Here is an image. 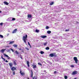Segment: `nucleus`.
I'll return each mask as SVG.
<instances>
[{"label": "nucleus", "mask_w": 79, "mask_h": 79, "mask_svg": "<svg viewBox=\"0 0 79 79\" xmlns=\"http://www.w3.org/2000/svg\"><path fill=\"white\" fill-rule=\"evenodd\" d=\"M51 57H53V56H56V53H51L49 55Z\"/></svg>", "instance_id": "2"}, {"label": "nucleus", "mask_w": 79, "mask_h": 79, "mask_svg": "<svg viewBox=\"0 0 79 79\" xmlns=\"http://www.w3.org/2000/svg\"><path fill=\"white\" fill-rule=\"evenodd\" d=\"M27 79H29V78H28Z\"/></svg>", "instance_id": "54"}, {"label": "nucleus", "mask_w": 79, "mask_h": 79, "mask_svg": "<svg viewBox=\"0 0 79 79\" xmlns=\"http://www.w3.org/2000/svg\"><path fill=\"white\" fill-rule=\"evenodd\" d=\"M5 62H6V63H8V60H6L5 61Z\"/></svg>", "instance_id": "44"}, {"label": "nucleus", "mask_w": 79, "mask_h": 79, "mask_svg": "<svg viewBox=\"0 0 79 79\" xmlns=\"http://www.w3.org/2000/svg\"><path fill=\"white\" fill-rule=\"evenodd\" d=\"M27 35H25V36H23V40L24 41V42L26 44V40H27Z\"/></svg>", "instance_id": "1"}, {"label": "nucleus", "mask_w": 79, "mask_h": 79, "mask_svg": "<svg viewBox=\"0 0 79 79\" xmlns=\"http://www.w3.org/2000/svg\"><path fill=\"white\" fill-rule=\"evenodd\" d=\"M48 34H50L51 33V31H47Z\"/></svg>", "instance_id": "25"}, {"label": "nucleus", "mask_w": 79, "mask_h": 79, "mask_svg": "<svg viewBox=\"0 0 79 79\" xmlns=\"http://www.w3.org/2000/svg\"><path fill=\"white\" fill-rule=\"evenodd\" d=\"M64 79H68V76H64Z\"/></svg>", "instance_id": "32"}, {"label": "nucleus", "mask_w": 79, "mask_h": 79, "mask_svg": "<svg viewBox=\"0 0 79 79\" xmlns=\"http://www.w3.org/2000/svg\"><path fill=\"white\" fill-rule=\"evenodd\" d=\"M16 60H15L13 61V63L15 65H17V64L16 63Z\"/></svg>", "instance_id": "15"}, {"label": "nucleus", "mask_w": 79, "mask_h": 79, "mask_svg": "<svg viewBox=\"0 0 79 79\" xmlns=\"http://www.w3.org/2000/svg\"><path fill=\"white\" fill-rule=\"evenodd\" d=\"M7 52H10V49L7 50Z\"/></svg>", "instance_id": "41"}, {"label": "nucleus", "mask_w": 79, "mask_h": 79, "mask_svg": "<svg viewBox=\"0 0 79 79\" xmlns=\"http://www.w3.org/2000/svg\"><path fill=\"white\" fill-rule=\"evenodd\" d=\"M46 73H47V72H46Z\"/></svg>", "instance_id": "57"}, {"label": "nucleus", "mask_w": 79, "mask_h": 79, "mask_svg": "<svg viewBox=\"0 0 79 79\" xmlns=\"http://www.w3.org/2000/svg\"><path fill=\"white\" fill-rule=\"evenodd\" d=\"M48 63H49V64H52V63L51 62H50L49 61H47Z\"/></svg>", "instance_id": "31"}, {"label": "nucleus", "mask_w": 79, "mask_h": 79, "mask_svg": "<svg viewBox=\"0 0 79 79\" xmlns=\"http://www.w3.org/2000/svg\"><path fill=\"white\" fill-rule=\"evenodd\" d=\"M26 22H30L29 20H26Z\"/></svg>", "instance_id": "48"}, {"label": "nucleus", "mask_w": 79, "mask_h": 79, "mask_svg": "<svg viewBox=\"0 0 79 79\" xmlns=\"http://www.w3.org/2000/svg\"><path fill=\"white\" fill-rule=\"evenodd\" d=\"M19 50H21V49H19Z\"/></svg>", "instance_id": "56"}, {"label": "nucleus", "mask_w": 79, "mask_h": 79, "mask_svg": "<svg viewBox=\"0 0 79 79\" xmlns=\"http://www.w3.org/2000/svg\"><path fill=\"white\" fill-rule=\"evenodd\" d=\"M20 72L21 75H22V76H24V73H22V72H21V71H20Z\"/></svg>", "instance_id": "21"}, {"label": "nucleus", "mask_w": 79, "mask_h": 79, "mask_svg": "<svg viewBox=\"0 0 79 79\" xmlns=\"http://www.w3.org/2000/svg\"><path fill=\"white\" fill-rule=\"evenodd\" d=\"M14 44V41L10 42L9 44Z\"/></svg>", "instance_id": "23"}, {"label": "nucleus", "mask_w": 79, "mask_h": 79, "mask_svg": "<svg viewBox=\"0 0 79 79\" xmlns=\"http://www.w3.org/2000/svg\"><path fill=\"white\" fill-rule=\"evenodd\" d=\"M2 13V11L0 10V13Z\"/></svg>", "instance_id": "51"}, {"label": "nucleus", "mask_w": 79, "mask_h": 79, "mask_svg": "<svg viewBox=\"0 0 79 79\" xmlns=\"http://www.w3.org/2000/svg\"><path fill=\"white\" fill-rule=\"evenodd\" d=\"M77 74V71H74L72 73V75H74L75 74Z\"/></svg>", "instance_id": "8"}, {"label": "nucleus", "mask_w": 79, "mask_h": 79, "mask_svg": "<svg viewBox=\"0 0 79 79\" xmlns=\"http://www.w3.org/2000/svg\"><path fill=\"white\" fill-rule=\"evenodd\" d=\"M11 70L13 71L16 70V68L15 67H13L11 68Z\"/></svg>", "instance_id": "6"}, {"label": "nucleus", "mask_w": 79, "mask_h": 79, "mask_svg": "<svg viewBox=\"0 0 79 79\" xmlns=\"http://www.w3.org/2000/svg\"><path fill=\"white\" fill-rule=\"evenodd\" d=\"M54 74H56V71H55L54 72Z\"/></svg>", "instance_id": "45"}, {"label": "nucleus", "mask_w": 79, "mask_h": 79, "mask_svg": "<svg viewBox=\"0 0 79 79\" xmlns=\"http://www.w3.org/2000/svg\"><path fill=\"white\" fill-rule=\"evenodd\" d=\"M0 26H3V23H0Z\"/></svg>", "instance_id": "36"}, {"label": "nucleus", "mask_w": 79, "mask_h": 79, "mask_svg": "<svg viewBox=\"0 0 79 79\" xmlns=\"http://www.w3.org/2000/svg\"><path fill=\"white\" fill-rule=\"evenodd\" d=\"M38 64L39 65H40V66H42V64H41V63H38Z\"/></svg>", "instance_id": "38"}, {"label": "nucleus", "mask_w": 79, "mask_h": 79, "mask_svg": "<svg viewBox=\"0 0 79 79\" xmlns=\"http://www.w3.org/2000/svg\"><path fill=\"white\" fill-rule=\"evenodd\" d=\"M27 18H32V15H28Z\"/></svg>", "instance_id": "10"}, {"label": "nucleus", "mask_w": 79, "mask_h": 79, "mask_svg": "<svg viewBox=\"0 0 79 79\" xmlns=\"http://www.w3.org/2000/svg\"><path fill=\"white\" fill-rule=\"evenodd\" d=\"M3 55H4V56H6V57H7V58H8V59H10V60H11V58L10 57H9V56H8V55H7L5 53H4Z\"/></svg>", "instance_id": "5"}, {"label": "nucleus", "mask_w": 79, "mask_h": 79, "mask_svg": "<svg viewBox=\"0 0 79 79\" xmlns=\"http://www.w3.org/2000/svg\"><path fill=\"white\" fill-rule=\"evenodd\" d=\"M13 75H15V71L13 72Z\"/></svg>", "instance_id": "37"}, {"label": "nucleus", "mask_w": 79, "mask_h": 79, "mask_svg": "<svg viewBox=\"0 0 79 79\" xmlns=\"http://www.w3.org/2000/svg\"><path fill=\"white\" fill-rule=\"evenodd\" d=\"M45 49L47 50H49L50 48H49V47H47L45 48Z\"/></svg>", "instance_id": "24"}, {"label": "nucleus", "mask_w": 79, "mask_h": 79, "mask_svg": "<svg viewBox=\"0 0 79 79\" xmlns=\"http://www.w3.org/2000/svg\"><path fill=\"white\" fill-rule=\"evenodd\" d=\"M0 37L1 38H3V35H2L0 34Z\"/></svg>", "instance_id": "30"}, {"label": "nucleus", "mask_w": 79, "mask_h": 79, "mask_svg": "<svg viewBox=\"0 0 79 79\" xmlns=\"http://www.w3.org/2000/svg\"><path fill=\"white\" fill-rule=\"evenodd\" d=\"M49 28V27L48 26H46V29H48Z\"/></svg>", "instance_id": "39"}, {"label": "nucleus", "mask_w": 79, "mask_h": 79, "mask_svg": "<svg viewBox=\"0 0 79 79\" xmlns=\"http://www.w3.org/2000/svg\"><path fill=\"white\" fill-rule=\"evenodd\" d=\"M9 35V33H7V36H8Z\"/></svg>", "instance_id": "49"}, {"label": "nucleus", "mask_w": 79, "mask_h": 79, "mask_svg": "<svg viewBox=\"0 0 79 79\" xmlns=\"http://www.w3.org/2000/svg\"><path fill=\"white\" fill-rule=\"evenodd\" d=\"M15 53H16V55H18V54H19V53H18L17 51H15Z\"/></svg>", "instance_id": "26"}, {"label": "nucleus", "mask_w": 79, "mask_h": 79, "mask_svg": "<svg viewBox=\"0 0 79 79\" xmlns=\"http://www.w3.org/2000/svg\"><path fill=\"white\" fill-rule=\"evenodd\" d=\"M27 64L28 67H29V66H30V65H29V61H27Z\"/></svg>", "instance_id": "16"}, {"label": "nucleus", "mask_w": 79, "mask_h": 79, "mask_svg": "<svg viewBox=\"0 0 79 79\" xmlns=\"http://www.w3.org/2000/svg\"><path fill=\"white\" fill-rule=\"evenodd\" d=\"M40 53H41V54H44V52L41 51L40 52Z\"/></svg>", "instance_id": "29"}, {"label": "nucleus", "mask_w": 79, "mask_h": 79, "mask_svg": "<svg viewBox=\"0 0 79 79\" xmlns=\"http://www.w3.org/2000/svg\"><path fill=\"white\" fill-rule=\"evenodd\" d=\"M16 31H17V29H15L12 32V34H15V33H16Z\"/></svg>", "instance_id": "9"}, {"label": "nucleus", "mask_w": 79, "mask_h": 79, "mask_svg": "<svg viewBox=\"0 0 79 79\" xmlns=\"http://www.w3.org/2000/svg\"><path fill=\"white\" fill-rule=\"evenodd\" d=\"M10 50H11L12 51V52H14V51H13V49H10Z\"/></svg>", "instance_id": "42"}, {"label": "nucleus", "mask_w": 79, "mask_h": 79, "mask_svg": "<svg viewBox=\"0 0 79 79\" xmlns=\"http://www.w3.org/2000/svg\"><path fill=\"white\" fill-rule=\"evenodd\" d=\"M47 42H46V43H43V45L44 46H45L46 45H47Z\"/></svg>", "instance_id": "22"}, {"label": "nucleus", "mask_w": 79, "mask_h": 79, "mask_svg": "<svg viewBox=\"0 0 79 79\" xmlns=\"http://www.w3.org/2000/svg\"><path fill=\"white\" fill-rule=\"evenodd\" d=\"M13 46L14 47H17V45L16 44H14V45H13Z\"/></svg>", "instance_id": "33"}, {"label": "nucleus", "mask_w": 79, "mask_h": 79, "mask_svg": "<svg viewBox=\"0 0 79 79\" xmlns=\"http://www.w3.org/2000/svg\"><path fill=\"white\" fill-rule=\"evenodd\" d=\"M26 50H29V48H26Z\"/></svg>", "instance_id": "43"}, {"label": "nucleus", "mask_w": 79, "mask_h": 79, "mask_svg": "<svg viewBox=\"0 0 79 79\" xmlns=\"http://www.w3.org/2000/svg\"><path fill=\"white\" fill-rule=\"evenodd\" d=\"M4 4H5V5H9V3H8L6 1L4 2Z\"/></svg>", "instance_id": "13"}, {"label": "nucleus", "mask_w": 79, "mask_h": 79, "mask_svg": "<svg viewBox=\"0 0 79 79\" xmlns=\"http://www.w3.org/2000/svg\"><path fill=\"white\" fill-rule=\"evenodd\" d=\"M31 73L30 74V77H32V76H33V73H32L33 72L32 70H31Z\"/></svg>", "instance_id": "7"}, {"label": "nucleus", "mask_w": 79, "mask_h": 79, "mask_svg": "<svg viewBox=\"0 0 79 79\" xmlns=\"http://www.w3.org/2000/svg\"><path fill=\"white\" fill-rule=\"evenodd\" d=\"M32 66L33 67V68L35 70V68H37V66H36V65H32Z\"/></svg>", "instance_id": "12"}, {"label": "nucleus", "mask_w": 79, "mask_h": 79, "mask_svg": "<svg viewBox=\"0 0 79 79\" xmlns=\"http://www.w3.org/2000/svg\"><path fill=\"white\" fill-rule=\"evenodd\" d=\"M53 4V2H52L50 3V5H52Z\"/></svg>", "instance_id": "34"}, {"label": "nucleus", "mask_w": 79, "mask_h": 79, "mask_svg": "<svg viewBox=\"0 0 79 79\" xmlns=\"http://www.w3.org/2000/svg\"><path fill=\"white\" fill-rule=\"evenodd\" d=\"M74 79H77V78H76V77H75V78H74Z\"/></svg>", "instance_id": "52"}, {"label": "nucleus", "mask_w": 79, "mask_h": 79, "mask_svg": "<svg viewBox=\"0 0 79 79\" xmlns=\"http://www.w3.org/2000/svg\"><path fill=\"white\" fill-rule=\"evenodd\" d=\"M41 38H43V39H44L47 37V36H45V35L42 36H41Z\"/></svg>", "instance_id": "17"}, {"label": "nucleus", "mask_w": 79, "mask_h": 79, "mask_svg": "<svg viewBox=\"0 0 79 79\" xmlns=\"http://www.w3.org/2000/svg\"><path fill=\"white\" fill-rule=\"evenodd\" d=\"M19 58H20L22 60H23V58L22 57V56L21 55H18Z\"/></svg>", "instance_id": "18"}, {"label": "nucleus", "mask_w": 79, "mask_h": 79, "mask_svg": "<svg viewBox=\"0 0 79 79\" xmlns=\"http://www.w3.org/2000/svg\"><path fill=\"white\" fill-rule=\"evenodd\" d=\"M5 50H6V49H2L1 50L0 52L1 53H4V52H5Z\"/></svg>", "instance_id": "14"}, {"label": "nucleus", "mask_w": 79, "mask_h": 79, "mask_svg": "<svg viewBox=\"0 0 79 79\" xmlns=\"http://www.w3.org/2000/svg\"><path fill=\"white\" fill-rule=\"evenodd\" d=\"M69 31V29L66 30H65V32H68Z\"/></svg>", "instance_id": "40"}, {"label": "nucleus", "mask_w": 79, "mask_h": 79, "mask_svg": "<svg viewBox=\"0 0 79 79\" xmlns=\"http://www.w3.org/2000/svg\"><path fill=\"white\" fill-rule=\"evenodd\" d=\"M6 21H12V17L6 19Z\"/></svg>", "instance_id": "4"}, {"label": "nucleus", "mask_w": 79, "mask_h": 79, "mask_svg": "<svg viewBox=\"0 0 79 79\" xmlns=\"http://www.w3.org/2000/svg\"><path fill=\"white\" fill-rule=\"evenodd\" d=\"M1 58L2 59H3V56L2 55V56H1Z\"/></svg>", "instance_id": "46"}, {"label": "nucleus", "mask_w": 79, "mask_h": 79, "mask_svg": "<svg viewBox=\"0 0 79 79\" xmlns=\"http://www.w3.org/2000/svg\"><path fill=\"white\" fill-rule=\"evenodd\" d=\"M9 64L10 68H11V67L13 66V63H12L11 62H10V63H9Z\"/></svg>", "instance_id": "11"}, {"label": "nucleus", "mask_w": 79, "mask_h": 79, "mask_svg": "<svg viewBox=\"0 0 79 79\" xmlns=\"http://www.w3.org/2000/svg\"><path fill=\"white\" fill-rule=\"evenodd\" d=\"M4 61H5V59L3 58V59H2Z\"/></svg>", "instance_id": "47"}, {"label": "nucleus", "mask_w": 79, "mask_h": 79, "mask_svg": "<svg viewBox=\"0 0 79 79\" xmlns=\"http://www.w3.org/2000/svg\"><path fill=\"white\" fill-rule=\"evenodd\" d=\"M71 68H74V66L73 65H72L71 66Z\"/></svg>", "instance_id": "35"}, {"label": "nucleus", "mask_w": 79, "mask_h": 79, "mask_svg": "<svg viewBox=\"0 0 79 79\" xmlns=\"http://www.w3.org/2000/svg\"><path fill=\"white\" fill-rule=\"evenodd\" d=\"M27 19H28L30 22L31 21V20H32V18H27Z\"/></svg>", "instance_id": "19"}, {"label": "nucleus", "mask_w": 79, "mask_h": 79, "mask_svg": "<svg viewBox=\"0 0 79 79\" xmlns=\"http://www.w3.org/2000/svg\"><path fill=\"white\" fill-rule=\"evenodd\" d=\"M15 19H16L15 18H12V21H15Z\"/></svg>", "instance_id": "28"}, {"label": "nucleus", "mask_w": 79, "mask_h": 79, "mask_svg": "<svg viewBox=\"0 0 79 79\" xmlns=\"http://www.w3.org/2000/svg\"><path fill=\"white\" fill-rule=\"evenodd\" d=\"M46 70H44V72H46Z\"/></svg>", "instance_id": "50"}, {"label": "nucleus", "mask_w": 79, "mask_h": 79, "mask_svg": "<svg viewBox=\"0 0 79 79\" xmlns=\"http://www.w3.org/2000/svg\"><path fill=\"white\" fill-rule=\"evenodd\" d=\"M9 47V46H7V47Z\"/></svg>", "instance_id": "53"}, {"label": "nucleus", "mask_w": 79, "mask_h": 79, "mask_svg": "<svg viewBox=\"0 0 79 79\" xmlns=\"http://www.w3.org/2000/svg\"><path fill=\"white\" fill-rule=\"evenodd\" d=\"M35 79H37V78H35Z\"/></svg>", "instance_id": "55"}, {"label": "nucleus", "mask_w": 79, "mask_h": 79, "mask_svg": "<svg viewBox=\"0 0 79 79\" xmlns=\"http://www.w3.org/2000/svg\"><path fill=\"white\" fill-rule=\"evenodd\" d=\"M73 60L74 61H75L76 64H77V61H78V60H77V57H74L73 58Z\"/></svg>", "instance_id": "3"}, {"label": "nucleus", "mask_w": 79, "mask_h": 79, "mask_svg": "<svg viewBox=\"0 0 79 79\" xmlns=\"http://www.w3.org/2000/svg\"><path fill=\"white\" fill-rule=\"evenodd\" d=\"M35 32H40V30L37 29H36L35 30Z\"/></svg>", "instance_id": "20"}, {"label": "nucleus", "mask_w": 79, "mask_h": 79, "mask_svg": "<svg viewBox=\"0 0 79 79\" xmlns=\"http://www.w3.org/2000/svg\"><path fill=\"white\" fill-rule=\"evenodd\" d=\"M28 45H29V46H30V48H31V44H30V43H29V42H28Z\"/></svg>", "instance_id": "27"}]
</instances>
